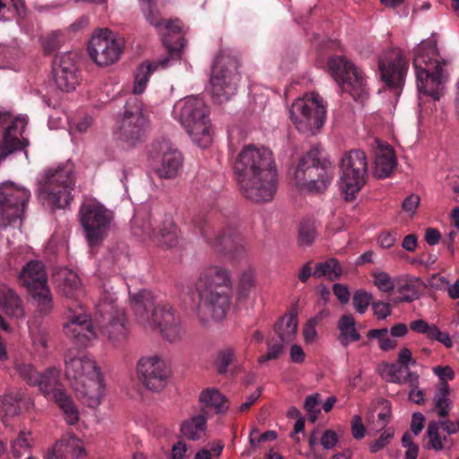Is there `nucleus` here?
<instances>
[{"instance_id": "obj_1", "label": "nucleus", "mask_w": 459, "mask_h": 459, "mask_svg": "<svg viewBox=\"0 0 459 459\" xmlns=\"http://www.w3.org/2000/svg\"><path fill=\"white\" fill-rule=\"evenodd\" d=\"M234 173L242 194L252 202L271 201L277 186L273 152L263 145L247 144L236 157Z\"/></svg>"}, {"instance_id": "obj_2", "label": "nucleus", "mask_w": 459, "mask_h": 459, "mask_svg": "<svg viewBox=\"0 0 459 459\" xmlns=\"http://www.w3.org/2000/svg\"><path fill=\"white\" fill-rule=\"evenodd\" d=\"M198 302L195 312L203 325L220 322L230 307L232 281L230 270L219 264L203 266L195 281Z\"/></svg>"}, {"instance_id": "obj_3", "label": "nucleus", "mask_w": 459, "mask_h": 459, "mask_svg": "<svg viewBox=\"0 0 459 459\" xmlns=\"http://www.w3.org/2000/svg\"><path fill=\"white\" fill-rule=\"evenodd\" d=\"M129 304L135 324L144 332L159 331L161 338L171 344L186 340V330L180 316L170 305L156 304L149 290L143 289L135 293L129 290Z\"/></svg>"}, {"instance_id": "obj_4", "label": "nucleus", "mask_w": 459, "mask_h": 459, "mask_svg": "<svg viewBox=\"0 0 459 459\" xmlns=\"http://www.w3.org/2000/svg\"><path fill=\"white\" fill-rule=\"evenodd\" d=\"M413 67L420 92L419 121L436 110V102L444 91L449 79L450 64L447 59H413Z\"/></svg>"}, {"instance_id": "obj_5", "label": "nucleus", "mask_w": 459, "mask_h": 459, "mask_svg": "<svg viewBox=\"0 0 459 459\" xmlns=\"http://www.w3.org/2000/svg\"><path fill=\"white\" fill-rule=\"evenodd\" d=\"M65 375L90 407H97L102 399L104 385L95 360L86 354H80L66 360Z\"/></svg>"}, {"instance_id": "obj_6", "label": "nucleus", "mask_w": 459, "mask_h": 459, "mask_svg": "<svg viewBox=\"0 0 459 459\" xmlns=\"http://www.w3.org/2000/svg\"><path fill=\"white\" fill-rule=\"evenodd\" d=\"M75 171L72 163L49 168L44 171L37 190L40 201L52 209H65L73 200Z\"/></svg>"}, {"instance_id": "obj_7", "label": "nucleus", "mask_w": 459, "mask_h": 459, "mask_svg": "<svg viewBox=\"0 0 459 459\" xmlns=\"http://www.w3.org/2000/svg\"><path fill=\"white\" fill-rule=\"evenodd\" d=\"M174 112L197 146L206 148L211 144L209 110L202 99L187 97L176 104Z\"/></svg>"}, {"instance_id": "obj_8", "label": "nucleus", "mask_w": 459, "mask_h": 459, "mask_svg": "<svg viewBox=\"0 0 459 459\" xmlns=\"http://www.w3.org/2000/svg\"><path fill=\"white\" fill-rule=\"evenodd\" d=\"M317 150H312L299 160L293 175V183L301 192L322 193L332 183L333 169L320 165Z\"/></svg>"}, {"instance_id": "obj_9", "label": "nucleus", "mask_w": 459, "mask_h": 459, "mask_svg": "<svg viewBox=\"0 0 459 459\" xmlns=\"http://www.w3.org/2000/svg\"><path fill=\"white\" fill-rule=\"evenodd\" d=\"M132 231L143 241L164 248L176 247L180 239V231L169 215L159 220L150 215L143 218L136 216L133 221Z\"/></svg>"}, {"instance_id": "obj_10", "label": "nucleus", "mask_w": 459, "mask_h": 459, "mask_svg": "<svg viewBox=\"0 0 459 459\" xmlns=\"http://www.w3.org/2000/svg\"><path fill=\"white\" fill-rule=\"evenodd\" d=\"M289 112L299 131L314 134L325 122L326 105L320 95L310 92L296 100Z\"/></svg>"}, {"instance_id": "obj_11", "label": "nucleus", "mask_w": 459, "mask_h": 459, "mask_svg": "<svg viewBox=\"0 0 459 459\" xmlns=\"http://www.w3.org/2000/svg\"><path fill=\"white\" fill-rule=\"evenodd\" d=\"M113 221L112 211L95 198H85L80 208V221L91 247L99 245Z\"/></svg>"}, {"instance_id": "obj_12", "label": "nucleus", "mask_w": 459, "mask_h": 459, "mask_svg": "<svg viewBox=\"0 0 459 459\" xmlns=\"http://www.w3.org/2000/svg\"><path fill=\"white\" fill-rule=\"evenodd\" d=\"M367 158L360 150L351 151L341 161L340 188L345 200H353L366 182Z\"/></svg>"}, {"instance_id": "obj_13", "label": "nucleus", "mask_w": 459, "mask_h": 459, "mask_svg": "<svg viewBox=\"0 0 459 459\" xmlns=\"http://www.w3.org/2000/svg\"><path fill=\"white\" fill-rule=\"evenodd\" d=\"M19 280L30 292L39 312L49 313L53 308L52 296L47 284V274L43 264L39 261L29 262L20 273Z\"/></svg>"}, {"instance_id": "obj_14", "label": "nucleus", "mask_w": 459, "mask_h": 459, "mask_svg": "<svg viewBox=\"0 0 459 459\" xmlns=\"http://www.w3.org/2000/svg\"><path fill=\"white\" fill-rule=\"evenodd\" d=\"M329 72L342 90L356 101L363 103L368 97V89L363 73L348 59H330Z\"/></svg>"}, {"instance_id": "obj_15", "label": "nucleus", "mask_w": 459, "mask_h": 459, "mask_svg": "<svg viewBox=\"0 0 459 459\" xmlns=\"http://www.w3.org/2000/svg\"><path fill=\"white\" fill-rule=\"evenodd\" d=\"M148 162L160 178L172 179L179 175L183 156L169 141L161 140L151 144L147 152Z\"/></svg>"}, {"instance_id": "obj_16", "label": "nucleus", "mask_w": 459, "mask_h": 459, "mask_svg": "<svg viewBox=\"0 0 459 459\" xmlns=\"http://www.w3.org/2000/svg\"><path fill=\"white\" fill-rule=\"evenodd\" d=\"M30 191L13 182H4L0 186V226L6 227L22 220Z\"/></svg>"}, {"instance_id": "obj_17", "label": "nucleus", "mask_w": 459, "mask_h": 459, "mask_svg": "<svg viewBox=\"0 0 459 459\" xmlns=\"http://www.w3.org/2000/svg\"><path fill=\"white\" fill-rule=\"evenodd\" d=\"M240 74L233 59H214L210 78L212 95L220 103L236 93Z\"/></svg>"}, {"instance_id": "obj_18", "label": "nucleus", "mask_w": 459, "mask_h": 459, "mask_svg": "<svg viewBox=\"0 0 459 459\" xmlns=\"http://www.w3.org/2000/svg\"><path fill=\"white\" fill-rule=\"evenodd\" d=\"M141 11L145 19L154 26L163 37V44L170 54L180 53L185 46L181 36L182 25L179 20H160L155 0H139Z\"/></svg>"}, {"instance_id": "obj_19", "label": "nucleus", "mask_w": 459, "mask_h": 459, "mask_svg": "<svg viewBox=\"0 0 459 459\" xmlns=\"http://www.w3.org/2000/svg\"><path fill=\"white\" fill-rule=\"evenodd\" d=\"M60 371L55 368L48 369L44 374H39L34 385H38L46 395H52L55 402L64 413L65 421L75 424L79 420V411L72 398L59 385Z\"/></svg>"}, {"instance_id": "obj_20", "label": "nucleus", "mask_w": 459, "mask_h": 459, "mask_svg": "<svg viewBox=\"0 0 459 459\" xmlns=\"http://www.w3.org/2000/svg\"><path fill=\"white\" fill-rule=\"evenodd\" d=\"M147 125L148 121L143 113L142 102L136 98H130L120 120L119 137L128 145L133 146L143 138Z\"/></svg>"}, {"instance_id": "obj_21", "label": "nucleus", "mask_w": 459, "mask_h": 459, "mask_svg": "<svg viewBox=\"0 0 459 459\" xmlns=\"http://www.w3.org/2000/svg\"><path fill=\"white\" fill-rule=\"evenodd\" d=\"M137 377L147 389L160 392L166 387L170 371L162 357L153 354L140 359L137 363Z\"/></svg>"}, {"instance_id": "obj_22", "label": "nucleus", "mask_w": 459, "mask_h": 459, "mask_svg": "<svg viewBox=\"0 0 459 459\" xmlns=\"http://www.w3.org/2000/svg\"><path fill=\"white\" fill-rule=\"evenodd\" d=\"M98 312L108 322L101 327V332L114 344H119L127 338L126 318L123 309L114 304L112 297L105 298L97 305Z\"/></svg>"}, {"instance_id": "obj_23", "label": "nucleus", "mask_w": 459, "mask_h": 459, "mask_svg": "<svg viewBox=\"0 0 459 459\" xmlns=\"http://www.w3.org/2000/svg\"><path fill=\"white\" fill-rule=\"evenodd\" d=\"M123 47V39L117 38L112 30L103 28L95 30L89 40L87 49L90 57H98L100 55L118 57L122 54Z\"/></svg>"}, {"instance_id": "obj_24", "label": "nucleus", "mask_w": 459, "mask_h": 459, "mask_svg": "<svg viewBox=\"0 0 459 459\" xmlns=\"http://www.w3.org/2000/svg\"><path fill=\"white\" fill-rule=\"evenodd\" d=\"M408 69L406 59H379L378 77L388 90L401 91Z\"/></svg>"}, {"instance_id": "obj_25", "label": "nucleus", "mask_w": 459, "mask_h": 459, "mask_svg": "<svg viewBox=\"0 0 459 459\" xmlns=\"http://www.w3.org/2000/svg\"><path fill=\"white\" fill-rule=\"evenodd\" d=\"M28 119L25 116L17 117L6 128L4 139L0 142V161L5 160L11 153L29 145V141L23 136Z\"/></svg>"}, {"instance_id": "obj_26", "label": "nucleus", "mask_w": 459, "mask_h": 459, "mask_svg": "<svg viewBox=\"0 0 459 459\" xmlns=\"http://www.w3.org/2000/svg\"><path fill=\"white\" fill-rule=\"evenodd\" d=\"M65 334L81 345H87L96 339L91 320L87 314L72 315L64 325Z\"/></svg>"}, {"instance_id": "obj_27", "label": "nucleus", "mask_w": 459, "mask_h": 459, "mask_svg": "<svg viewBox=\"0 0 459 459\" xmlns=\"http://www.w3.org/2000/svg\"><path fill=\"white\" fill-rule=\"evenodd\" d=\"M52 74L57 87L73 91L78 84V67L74 59H54Z\"/></svg>"}, {"instance_id": "obj_28", "label": "nucleus", "mask_w": 459, "mask_h": 459, "mask_svg": "<svg viewBox=\"0 0 459 459\" xmlns=\"http://www.w3.org/2000/svg\"><path fill=\"white\" fill-rule=\"evenodd\" d=\"M175 59H159L141 63L134 72V85L132 93L140 95L144 92L150 76L159 69H167L172 65Z\"/></svg>"}, {"instance_id": "obj_29", "label": "nucleus", "mask_w": 459, "mask_h": 459, "mask_svg": "<svg viewBox=\"0 0 459 459\" xmlns=\"http://www.w3.org/2000/svg\"><path fill=\"white\" fill-rule=\"evenodd\" d=\"M59 291L65 297L78 299L83 293L77 273L66 267L58 269L54 274Z\"/></svg>"}, {"instance_id": "obj_30", "label": "nucleus", "mask_w": 459, "mask_h": 459, "mask_svg": "<svg viewBox=\"0 0 459 459\" xmlns=\"http://www.w3.org/2000/svg\"><path fill=\"white\" fill-rule=\"evenodd\" d=\"M396 167V158L393 148L385 143H378L375 150V176L385 178L391 175Z\"/></svg>"}, {"instance_id": "obj_31", "label": "nucleus", "mask_w": 459, "mask_h": 459, "mask_svg": "<svg viewBox=\"0 0 459 459\" xmlns=\"http://www.w3.org/2000/svg\"><path fill=\"white\" fill-rule=\"evenodd\" d=\"M0 308L10 317L17 319L25 317L21 298L5 284H0Z\"/></svg>"}, {"instance_id": "obj_32", "label": "nucleus", "mask_w": 459, "mask_h": 459, "mask_svg": "<svg viewBox=\"0 0 459 459\" xmlns=\"http://www.w3.org/2000/svg\"><path fill=\"white\" fill-rule=\"evenodd\" d=\"M297 332L298 313L296 310H291L278 322L276 333L281 342L287 344L295 340Z\"/></svg>"}, {"instance_id": "obj_33", "label": "nucleus", "mask_w": 459, "mask_h": 459, "mask_svg": "<svg viewBox=\"0 0 459 459\" xmlns=\"http://www.w3.org/2000/svg\"><path fill=\"white\" fill-rule=\"evenodd\" d=\"M199 400L204 408L213 410L216 413H224L229 408L226 397L217 389L204 390L200 394Z\"/></svg>"}, {"instance_id": "obj_34", "label": "nucleus", "mask_w": 459, "mask_h": 459, "mask_svg": "<svg viewBox=\"0 0 459 459\" xmlns=\"http://www.w3.org/2000/svg\"><path fill=\"white\" fill-rule=\"evenodd\" d=\"M181 434L187 439L198 440L206 430V419L204 415H195L181 424Z\"/></svg>"}, {"instance_id": "obj_35", "label": "nucleus", "mask_w": 459, "mask_h": 459, "mask_svg": "<svg viewBox=\"0 0 459 459\" xmlns=\"http://www.w3.org/2000/svg\"><path fill=\"white\" fill-rule=\"evenodd\" d=\"M338 330L340 331V342L344 346L360 339V334L356 329L355 319L351 315L346 314L341 316L338 321Z\"/></svg>"}, {"instance_id": "obj_36", "label": "nucleus", "mask_w": 459, "mask_h": 459, "mask_svg": "<svg viewBox=\"0 0 459 459\" xmlns=\"http://www.w3.org/2000/svg\"><path fill=\"white\" fill-rule=\"evenodd\" d=\"M383 376L389 381L394 383H405L411 381L416 383L418 376L397 364L385 365L382 369Z\"/></svg>"}, {"instance_id": "obj_37", "label": "nucleus", "mask_w": 459, "mask_h": 459, "mask_svg": "<svg viewBox=\"0 0 459 459\" xmlns=\"http://www.w3.org/2000/svg\"><path fill=\"white\" fill-rule=\"evenodd\" d=\"M450 386L448 384L439 385L433 397L435 409L441 418L448 416L452 408V402L449 398Z\"/></svg>"}, {"instance_id": "obj_38", "label": "nucleus", "mask_w": 459, "mask_h": 459, "mask_svg": "<svg viewBox=\"0 0 459 459\" xmlns=\"http://www.w3.org/2000/svg\"><path fill=\"white\" fill-rule=\"evenodd\" d=\"M342 274V267L334 258L318 263L313 272L315 278L326 277L330 281L338 280Z\"/></svg>"}, {"instance_id": "obj_39", "label": "nucleus", "mask_w": 459, "mask_h": 459, "mask_svg": "<svg viewBox=\"0 0 459 459\" xmlns=\"http://www.w3.org/2000/svg\"><path fill=\"white\" fill-rule=\"evenodd\" d=\"M421 283L420 278L406 279L397 286V290L402 294L400 298L394 300L395 303L411 302L420 298L418 286Z\"/></svg>"}, {"instance_id": "obj_40", "label": "nucleus", "mask_w": 459, "mask_h": 459, "mask_svg": "<svg viewBox=\"0 0 459 459\" xmlns=\"http://www.w3.org/2000/svg\"><path fill=\"white\" fill-rule=\"evenodd\" d=\"M255 286V273L253 269L248 268L242 272L237 291V299L238 301L246 300L254 287Z\"/></svg>"}, {"instance_id": "obj_41", "label": "nucleus", "mask_w": 459, "mask_h": 459, "mask_svg": "<svg viewBox=\"0 0 459 459\" xmlns=\"http://www.w3.org/2000/svg\"><path fill=\"white\" fill-rule=\"evenodd\" d=\"M317 236L315 221L305 220L300 223L299 230V242L301 246H310Z\"/></svg>"}, {"instance_id": "obj_42", "label": "nucleus", "mask_w": 459, "mask_h": 459, "mask_svg": "<svg viewBox=\"0 0 459 459\" xmlns=\"http://www.w3.org/2000/svg\"><path fill=\"white\" fill-rule=\"evenodd\" d=\"M22 398L20 391H11L0 397V411L5 414H14L17 411L18 403Z\"/></svg>"}, {"instance_id": "obj_43", "label": "nucleus", "mask_w": 459, "mask_h": 459, "mask_svg": "<svg viewBox=\"0 0 459 459\" xmlns=\"http://www.w3.org/2000/svg\"><path fill=\"white\" fill-rule=\"evenodd\" d=\"M439 424L437 421H431L428 425L427 434L429 437V449H433L435 451H441L445 449V446H443V442L441 439V436L439 433Z\"/></svg>"}, {"instance_id": "obj_44", "label": "nucleus", "mask_w": 459, "mask_h": 459, "mask_svg": "<svg viewBox=\"0 0 459 459\" xmlns=\"http://www.w3.org/2000/svg\"><path fill=\"white\" fill-rule=\"evenodd\" d=\"M382 404L384 408L385 409V411H381L377 414V420L375 421L374 420H370V416L368 417V424L372 430L378 432L387 426V424L390 421V416H391V406L390 403L387 401H383Z\"/></svg>"}, {"instance_id": "obj_45", "label": "nucleus", "mask_w": 459, "mask_h": 459, "mask_svg": "<svg viewBox=\"0 0 459 459\" xmlns=\"http://www.w3.org/2000/svg\"><path fill=\"white\" fill-rule=\"evenodd\" d=\"M30 433L25 430L20 432L15 440L12 442L13 454L15 457H20L24 452L31 446Z\"/></svg>"}, {"instance_id": "obj_46", "label": "nucleus", "mask_w": 459, "mask_h": 459, "mask_svg": "<svg viewBox=\"0 0 459 459\" xmlns=\"http://www.w3.org/2000/svg\"><path fill=\"white\" fill-rule=\"evenodd\" d=\"M372 294L362 290H356L352 299L354 308L360 315L367 311L368 306L372 304Z\"/></svg>"}, {"instance_id": "obj_47", "label": "nucleus", "mask_w": 459, "mask_h": 459, "mask_svg": "<svg viewBox=\"0 0 459 459\" xmlns=\"http://www.w3.org/2000/svg\"><path fill=\"white\" fill-rule=\"evenodd\" d=\"M63 437L65 439L67 452L71 454L73 457L80 458L85 455L84 446L81 439L71 434H66L63 436Z\"/></svg>"}, {"instance_id": "obj_48", "label": "nucleus", "mask_w": 459, "mask_h": 459, "mask_svg": "<svg viewBox=\"0 0 459 459\" xmlns=\"http://www.w3.org/2000/svg\"><path fill=\"white\" fill-rule=\"evenodd\" d=\"M418 54L422 57H432L440 54L437 48V40L435 35H432L429 39L422 40L419 44Z\"/></svg>"}, {"instance_id": "obj_49", "label": "nucleus", "mask_w": 459, "mask_h": 459, "mask_svg": "<svg viewBox=\"0 0 459 459\" xmlns=\"http://www.w3.org/2000/svg\"><path fill=\"white\" fill-rule=\"evenodd\" d=\"M374 285L383 292H391L395 284L391 276L385 272H377L373 274Z\"/></svg>"}, {"instance_id": "obj_50", "label": "nucleus", "mask_w": 459, "mask_h": 459, "mask_svg": "<svg viewBox=\"0 0 459 459\" xmlns=\"http://www.w3.org/2000/svg\"><path fill=\"white\" fill-rule=\"evenodd\" d=\"M320 394L318 393L312 394L306 397L304 407L308 413V419L314 422L320 413Z\"/></svg>"}, {"instance_id": "obj_51", "label": "nucleus", "mask_w": 459, "mask_h": 459, "mask_svg": "<svg viewBox=\"0 0 459 459\" xmlns=\"http://www.w3.org/2000/svg\"><path fill=\"white\" fill-rule=\"evenodd\" d=\"M234 356V351L230 348H226L218 352L215 364L220 374L227 372L228 367L232 362Z\"/></svg>"}, {"instance_id": "obj_52", "label": "nucleus", "mask_w": 459, "mask_h": 459, "mask_svg": "<svg viewBox=\"0 0 459 459\" xmlns=\"http://www.w3.org/2000/svg\"><path fill=\"white\" fill-rule=\"evenodd\" d=\"M16 371L19 375L28 382V384L34 385L35 381L37 380V377L39 373H38L33 366L29 363L23 362H16L14 366Z\"/></svg>"}, {"instance_id": "obj_53", "label": "nucleus", "mask_w": 459, "mask_h": 459, "mask_svg": "<svg viewBox=\"0 0 459 459\" xmlns=\"http://www.w3.org/2000/svg\"><path fill=\"white\" fill-rule=\"evenodd\" d=\"M64 35L61 31H53L48 35L43 41V48L47 55L52 54V52L60 48L64 42Z\"/></svg>"}, {"instance_id": "obj_54", "label": "nucleus", "mask_w": 459, "mask_h": 459, "mask_svg": "<svg viewBox=\"0 0 459 459\" xmlns=\"http://www.w3.org/2000/svg\"><path fill=\"white\" fill-rule=\"evenodd\" d=\"M30 335L34 349L38 351H44L48 346L47 333L40 328H30Z\"/></svg>"}, {"instance_id": "obj_55", "label": "nucleus", "mask_w": 459, "mask_h": 459, "mask_svg": "<svg viewBox=\"0 0 459 459\" xmlns=\"http://www.w3.org/2000/svg\"><path fill=\"white\" fill-rule=\"evenodd\" d=\"M67 455L68 452L65 446V439L62 437L45 454V459H66Z\"/></svg>"}, {"instance_id": "obj_56", "label": "nucleus", "mask_w": 459, "mask_h": 459, "mask_svg": "<svg viewBox=\"0 0 459 459\" xmlns=\"http://www.w3.org/2000/svg\"><path fill=\"white\" fill-rule=\"evenodd\" d=\"M224 445L221 441L212 444L210 449H202L195 454V459H219Z\"/></svg>"}, {"instance_id": "obj_57", "label": "nucleus", "mask_w": 459, "mask_h": 459, "mask_svg": "<svg viewBox=\"0 0 459 459\" xmlns=\"http://www.w3.org/2000/svg\"><path fill=\"white\" fill-rule=\"evenodd\" d=\"M319 322V316H314L305 324L302 333L304 341L307 343H313L317 339L316 325Z\"/></svg>"}, {"instance_id": "obj_58", "label": "nucleus", "mask_w": 459, "mask_h": 459, "mask_svg": "<svg viewBox=\"0 0 459 459\" xmlns=\"http://www.w3.org/2000/svg\"><path fill=\"white\" fill-rule=\"evenodd\" d=\"M394 432L392 429H385L379 438L371 442L369 445V450L371 453H377L383 449L386 445L389 444L391 439L394 437Z\"/></svg>"}, {"instance_id": "obj_59", "label": "nucleus", "mask_w": 459, "mask_h": 459, "mask_svg": "<svg viewBox=\"0 0 459 459\" xmlns=\"http://www.w3.org/2000/svg\"><path fill=\"white\" fill-rule=\"evenodd\" d=\"M283 342L281 343H268L267 352L258 358V363L264 364L268 360L277 359L283 352Z\"/></svg>"}, {"instance_id": "obj_60", "label": "nucleus", "mask_w": 459, "mask_h": 459, "mask_svg": "<svg viewBox=\"0 0 459 459\" xmlns=\"http://www.w3.org/2000/svg\"><path fill=\"white\" fill-rule=\"evenodd\" d=\"M373 315L378 320H385L392 313L391 305L385 301H373L371 304Z\"/></svg>"}, {"instance_id": "obj_61", "label": "nucleus", "mask_w": 459, "mask_h": 459, "mask_svg": "<svg viewBox=\"0 0 459 459\" xmlns=\"http://www.w3.org/2000/svg\"><path fill=\"white\" fill-rule=\"evenodd\" d=\"M397 240V232L394 230H385L379 233L377 244L380 247L388 249L394 246Z\"/></svg>"}, {"instance_id": "obj_62", "label": "nucleus", "mask_w": 459, "mask_h": 459, "mask_svg": "<svg viewBox=\"0 0 459 459\" xmlns=\"http://www.w3.org/2000/svg\"><path fill=\"white\" fill-rule=\"evenodd\" d=\"M420 198L418 195L411 194L408 195L402 204V209L410 217H413L420 205Z\"/></svg>"}, {"instance_id": "obj_63", "label": "nucleus", "mask_w": 459, "mask_h": 459, "mask_svg": "<svg viewBox=\"0 0 459 459\" xmlns=\"http://www.w3.org/2000/svg\"><path fill=\"white\" fill-rule=\"evenodd\" d=\"M351 431L352 437L357 439H362L366 435V429L359 415H354L351 422Z\"/></svg>"}, {"instance_id": "obj_64", "label": "nucleus", "mask_w": 459, "mask_h": 459, "mask_svg": "<svg viewBox=\"0 0 459 459\" xmlns=\"http://www.w3.org/2000/svg\"><path fill=\"white\" fill-rule=\"evenodd\" d=\"M434 374L438 377L440 384H448V381H451L455 378V372L453 368L449 366L441 367L437 366L433 368Z\"/></svg>"}]
</instances>
